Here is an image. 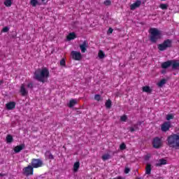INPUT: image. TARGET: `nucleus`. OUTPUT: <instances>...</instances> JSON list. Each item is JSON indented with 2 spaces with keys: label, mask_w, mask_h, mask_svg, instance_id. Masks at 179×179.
Segmentation results:
<instances>
[{
  "label": "nucleus",
  "mask_w": 179,
  "mask_h": 179,
  "mask_svg": "<svg viewBox=\"0 0 179 179\" xmlns=\"http://www.w3.org/2000/svg\"><path fill=\"white\" fill-rule=\"evenodd\" d=\"M34 173V168L31 165L24 167L22 169V174L29 177V176H33Z\"/></svg>",
  "instance_id": "obj_5"
},
{
  "label": "nucleus",
  "mask_w": 179,
  "mask_h": 179,
  "mask_svg": "<svg viewBox=\"0 0 179 179\" xmlns=\"http://www.w3.org/2000/svg\"><path fill=\"white\" fill-rule=\"evenodd\" d=\"M163 142L162 141V138L155 137L152 140V148L155 149H160V147L162 146Z\"/></svg>",
  "instance_id": "obj_6"
},
{
  "label": "nucleus",
  "mask_w": 179,
  "mask_h": 179,
  "mask_svg": "<svg viewBox=\"0 0 179 179\" xmlns=\"http://www.w3.org/2000/svg\"><path fill=\"white\" fill-rule=\"evenodd\" d=\"M104 5L106 6H110L111 5V1L110 0H106L103 2Z\"/></svg>",
  "instance_id": "obj_35"
},
{
  "label": "nucleus",
  "mask_w": 179,
  "mask_h": 179,
  "mask_svg": "<svg viewBox=\"0 0 179 179\" xmlns=\"http://www.w3.org/2000/svg\"><path fill=\"white\" fill-rule=\"evenodd\" d=\"M67 41H71V40H75L76 38V34L75 32H71L69 34V35L66 36Z\"/></svg>",
  "instance_id": "obj_18"
},
{
  "label": "nucleus",
  "mask_w": 179,
  "mask_h": 179,
  "mask_svg": "<svg viewBox=\"0 0 179 179\" xmlns=\"http://www.w3.org/2000/svg\"><path fill=\"white\" fill-rule=\"evenodd\" d=\"M79 167H80V163L79 162H76L73 165V171L76 173V171L79 170Z\"/></svg>",
  "instance_id": "obj_21"
},
{
  "label": "nucleus",
  "mask_w": 179,
  "mask_h": 179,
  "mask_svg": "<svg viewBox=\"0 0 179 179\" xmlns=\"http://www.w3.org/2000/svg\"><path fill=\"white\" fill-rule=\"evenodd\" d=\"M130 132H134L135 129L134 127H129Z\"/></svg>",
  "instance_id": "obj_43"
},
{
  "label": "nucleus",
  "mask_w": 179,
  "mask_h": 179,
  "mask_svg": "<svg viewBox=\"0 0 179 179\" xmlns=\"http://www.w3.org/2000/svg\"><path fill=\"white\" fill-rule=\"evenodd\" d=\"M20 93H21V96H27L29 94V91L26 90V87H24V84H22L20 89Z\"/></svg>",
  "instance_id": "obj_13"
},
{
  "label": "nucleus",
  "mask_w": 179,
  "mask_h": 179,
  "mask_svg": "<svg viewBox=\"0 0 179 179\" xmlns=\"http://www.w3.org/2000/svg\"><path fill=\"white\" fill-rule=\"evenodd\" d=\"M48 78H50V71L45 67L42 69H38L34 73V79H36L38 82L45 83L48 80Z\"/></svg>",
  "instance_id": "obj_1"
},
{
  "label": "nucleus",
  "mask_w": 179,
  "mask_h": 179,
  "mask_svg": "<svg viewBox=\"0 0 179 179\" xmlns=\"http://www.w3.org/2000/svg\"><path fill=\"white\" fill-rule=\"evenodd\" d=\"M31 164L34 169H38L39 167H43L44 164L41 159L34 158L31 159Z\"/></svg>",
  "instance_id": "obj_7"
},
{
  "label": "nucleus",
  "mask_w": 179,
  "mask_h": 179,
  "mask_svg": "<svg viewBox=\"0 0 179 179\" xmlns=\"http://www.w3.org/2000/svg\"><path fill=\"white\" fill-rule=\"evenodd\" d=\"M143 92H145V93H152V89H150V87L149 86H145L143 87Z\"/></svg>",
  "instance_id": "obj_22"
},
{
  "label": "nucleus",
  "mask_w": 179,
  "mask_h": 179,
  "mask_svg": "<svg viewBox=\"0 0 179 179\" xmlns=\"http://www.w3.org/2000/svg\"><path fill=\"white\" fill-rule=\"evenodd\" d=\"M129 171H131V170L129 169V168H125L124 169V173L125 174H128L129 173Z\"/></svg>",
  "instance_id": "obj_41"
},
{
  "label": "nucleus",
  "mask_w": 179,
  "mask_h": 179,
  "mask_svg": "<svg viewBox=\"0 0 179 179\" xmlns=\"http://www.w3.org/2000/svg\"><path fill=\"white\" fill-rule=\"evenodd\" d=\"M159 8L161 9H162L163 10H166L167 9V8H169V5L164 4V3H162V4L159 5Z\"/></svg>",
  "instance_id": "obj_29"
},
{
  "label": "nucleus",
  "mask_w": 179,
  "mask_h": 179,
  "mask_svg": "<svg viewBox=\"0 0 179 179\" xmlns=\"http://www.w3.org/2000/svg\"><path fill=\"white\" fill-rule=\"evenodd\" d=\"M170 123L169 122H164L162 127H161V129L163 132H167V131L170 130Z\"/></svg>",
  "instance_id": "obj_15"
},
{
  "label": "nucleus",
  "mask_w": 179,
  "mask_h": 179,
  "mask_svg": "<svg viewBox=\"0 0 179 179\" xmlns=\"http://www.w3.org/2000/svg\"><path fill=\"white\" fill-rule=\"evenodd\" d=\"M4 5L6 6H7V8L12 6V1L11 0H6L4 1Z\"/></svg>",
  "instance_id": "obj_27"
},
{
  "label": "nucleus",
  "mask_w": 179,
  "mask_h": 179,
  "mask_svg": "<svg viewBox=\"0 0 179 179\" xmlns=\"http://www.w3.org/2000/svg\"><path fill=\"white\" fill-rule=\"evenodd\" d=\"M1 83H2V81H1Z\"/></svg>",
  "instance_id": "obj_46"
},
{
  "label": "nucleus",
  "mask_w": 179,
  "mask_h": 179,
  "mask_svg": "<svg viewBox=\"0 0 179 179\" xmlns=\"http://www.w3.org/2000/svg\"><path fill=\"white\" fill-rule=\"evenodd\" d=\"M111 100L110 99H108L105 103V106L106 107V108H111Z\"/></svg>",
  "instance_id": "obj_28"
},
{
  "label": "nucleus",
  "mask_w": 179,
  "mask_h": 179,
  "mask_svg": "<svg viewBox=\"0 0 179 179\" xmlns=\"http://www.w3.org/2000/svg\"><path fill=\"white\" fill-rule=\"evenodd\" d=\"M98 57L100 58V59H103L104 57H106V54H104V52L103 50H99L98 52Z\"/></svg>",
  "instance_id": "obj_25"
},
{
  "label": "nucleus",
  "mask_w": 179,
  "mask_h": 179,
  "mask_svg": "<svg viewBox=\"0 0 179 179\" xmlns=\"http://www.w3.org/2000/svg\"><path fill=\"white\" fill-rule=\"evenodd\" d=\"M152 173V164H147L145 166V174L150 175Z\"/></svg>",
  "instance_id": "obj_20"
},
{
  "label": "nucleus",
  "mask_w": 179,
  "mask_h": 179,
  "mask_svg": "<svg viewBox=\"0 0 179 179\" xmlns=\"http://www.w3.org/2000/svg\"><path fill=\"white\" fill-rule=\"evenodd\" d=\"M166 142L169 148H173V149H179V135L173 134L169 136L166 138Z\"/></svg>",
  "instance_id": "obj_2"
},
{
  "label": "nucleus",
  "mask_w": 179,
  "mask_h": 179,
  "mask_svg": "<svg viewBox=\"0 0 179 179\" xmlns=\"http://www.w3.org/2000/svg\"><path fill=\"white\" fill-rule=\"evenodd\" d=\"M3 33H8L9 31V27H5L2 29Z\"/></svg>",
  "instance_id": "obj_36"
},
{
  "label": "nucleus",
  "mask_w": 179,
  "mask_h": 179,
  "mask_svg": "<svg viewBox=\"0 0 179 179\" xmlns=\"http://www.w3.org/2000/svg\"><path fill=\"white\" fill-rule=\"evenodd\" d=\"M24 148H26V145H24V143H22V144L15 146L13 150H14L15 153H20V152H22V150H23V149H24Z\"/></svg>",
  "instance_id": "obj_11"
},
{
  "label": "nucleus",
  "mask_w": 179,
  "mask_h": 179,
  "mask_svg": "<svg viewBox=\"0 0 179 179\" xmlns=\"http://www.w3.org/2000/svg\"><path fill=\"white\" fill-rule=\"evenodd\" d=\"M171 69H173V71H178L179 60H171Z\"/></svg>",
  "instance_id": "obj_10"
},
{
  "label": "nucleus",
  "mask_w": 179,
  "mask_h": 179,
  "mask_svg": "<svg viewBox=\"0 0 179 179\" xmlns=\"http://www.w3.org/2000/svg\"><path fill=\"white\" fill-rule=\"evenodd\" d=\"M60 65L61 66H66V63L65 62V59H62L60 61Z\"/></svg>",
  "instance_id": "obj_33"
},
{
  "label": "nucleus",
  "mask_w": 179,
  "mask_h": 179,
  "mask_svg": "<svg viewBox=\"0 0 179 179\" xmlns=\"http://www.w3.org/2000/svg\"><path fill=\"white\" fill-rule=\"evenodd\" d=\"M41 2H43V3H47V2H48V0H41Z\"/></svg>",
  "instance_id": "obj_44"
},
{
  "label": "nucleus",
  "mask_w": 179,
  "mask_h": 179,
  "mask_svg": "<svg viewBox=\"0 0 179 179\" xmlns=\"http://www.w3.org/2000/svg\"><path fill=\"white\" fill-rule=\"evenodd\" d=\"M45 156H48L50 160H54V155H52L50 151H46Z\"/></svg>",
  "instance_id": "obj_24"
},
{
  "label": "nucleus",
  "mask_w": 179,
  "mask_h": 179,
  "mask_svg": "<svg viewBox=\"0 0 179 179\" xmlns=\"http://www.w3.org/2000/svg\"><path fill=\"white\" fill-rule=\"evenodd\" d=\"M30 4L34 8H36V6H37V5H38V1H37V0H31L30 1Z\"/></svg>",
  "instance_id": "obj_26"
},
{
  "label": "nucleus",
  "mask_w": 179,
  "mask_h": 179,
  "mask_svg": "<svg viewBox=\"0 0 179 179\" xmlns=\"http://www.w3.org/2000/svg\"><path fill=\"white\" fill-rule=\"evenodd\" d=\"M108 159H110V155L108 154H106L102 156V160L104 162H106V160H108Z\"/></svg>",
  "instance_id": "obj_31"
},
{
  "label": "nucleus",
  "mask_w": 179,
  "mask_h": 179,
  "mask_svg": "<svg viewBox=\"0 0 179 179\" xmlns=\"http://www.w3.org/2000/svg\"><path fill=\"white\" fill-rule=\"evenodd\" d=\"M94 99L97 101H100V100H101V96H100V94H96L94 96Z\"/></svg>",
  "instance_id": "obj_34"
},
{
  "label": "nucleus",
  "mask_w": 179,
  "mask_h": 179,
  "mask_svg": "<svg viewBox=\"0 0 179 179\" xmlns=\"http://www.w3.org/2000/svg\"><path fill=\"white\" fill-rule=\"evenodd\" d=\"M173 118H174V116L173 115H168L166 116L167 121H170V120H173Z\"/></svg>",
  "instance_id": "obj_39"
},
{
  "label": "nucleus",
  "mask_w": 179,
  "mask_h": 179,
  "mask_svg": "<svg viewBox=\"0 0 179 179\" xmlns=\"http://www.w3.org/2000/svg\"><path fill=\"white\" fill-rule=\"evenodd\" d=\"M27 87H28V89H33L34 87V84L33 83H29L27 85Z\"/></svg>",
  "instance_id": "obj_38"
},
{
  "label": "nucleus",
  "mask_w": 179,
  "mask_h": 179,
  "mask_svg": "<svg viewBox=\"0 0 179 179\" xmlns=\"http://www.w3.org/2000/svg\"><path fill=\"white\" fill-rule=\"evenodd\" d=\"M76 104H78V101L76 99H71L67 106L69 108H72V107L76 106Z\"/></svg>",
  "instance_id": "obj_19"
},
{
  "label": "nucleus",
  "mask_w": 179,
  "mask_h": 179,
  "mask_svg": "<svg viewBox=\"0 0 179 179\" xmlns=\"http://www.w3.org/2000/svg\"><path fill=\"white\" fill-rule=\"evenodd\" d=\"M127 115H122V116H121V117H120V120H121V121H123L124 122H125V121H127Z\"/></svg>",
  "instance_id": "obj_37"
},
{
  "label": "nucleus",
  "mask_w": 179,
  "mask_h": 179,
  "mask_svg": "<svg viewBox=\"0 0 179 179\" xmlns=\"http://www.w3.org/2000/svg\"><path fill=\"white\" fill-rule=\"evenodd\" d=\"M6 107L7 110H13L14 108H16V102L10 101L6 104Z\"/></svg>",
  "instance_id": "obj_14"
},
{
  "label": "nucleus",
  "mask_w": 179,
  "mask_h": 179,
  "mask_svg": "<svg viewBox=\"0 0 179 179\" xmlns=\"http://www.w3.org/2000/svg\"><path fill=\"white\" fill-rule=\"evenodd\" d=\"M6 142L7 143H12V142H13V137L12 136V135L10 134L7 135Z\"/></svg>",
  "instance_id": "obj_23"
},
{
  "label": "nucleus",
  "mask_w": 179,
  "mask_h": 179,
  "mask_svg": "<svg viewBox=\"0 0 179 179\" xmlns=\"http://www.w3.org/2000/svg\"><path fill=\"white\" fill-rule=\"evenodd\" d=\"M145 160H149V159H150V154H148L147 155H145Z\"/></svg>",
  "instance_id": "obj_42"
},
{
  "label": "nucleus",
  "mask_w": 179,
  "mask_h": 179,
  "mask_svg": "<svg viewBox=\"0 0 179 179\" xmlns=\"http://www.w3.org/2000/svg\"><path fill=\"white\" fill-rule=\"evenodd\" d=\"M120 150H125V149H127V145H125L124 143H122L120 145Z\"/></svg>",
  "instance_id": "obj_32"
},
{
  "label": "nucleus",
  "mask_w": 179,
  "mask_h": 179,
  "mask_svg": "<svg viewBox=\"0 0 179 179\" xmlns=\"http://www.w3.org/2000/svg\"><path fill=\"white\" fill-rule=\"evenodd\" d=\"M71 57L75 61H80L82 59V54L80 52L72 51Z\"/></svg>",
  "instance_id": "obj_8"
},
{
  "label": "nucleus",
  "mask_w": 179,
  "mask_h": 179,
  "mask_svg": "<svg viewBox=\"0 0 179 179\" xmlns=\"http://www.w3.org/2000/svg\"><path fill=\"white\" fill-rule=\"evenodd\" d=\"M113 31H114V29L113 28L110 27L108 30V34H113Z\"/></svg>",
  "instance_id": "obj_40"
},
{
  "label": "nucleus",
  "mask_w": 179,
  "mask_h": 179,
  "mask_svg": "<svg viewBox=\"0 0 179 179\" xmlns=\"http://www.w3.org/2000/svg\"><path fill=\"white\" fill-rule=\"evenodd\" d=\"M166 164H167V160L162 158L158 160V162L155 164V166L156 167H162V166Z\"/></svg>",
  "instance_id": "obj_16"
},
{
  "label": "nucleus",
  "mask_w": 179,
  "mask_h": 179,
  "mask_svg": "<svg viewBox=\"0 0 179 179\" xmlns=\"http://www.w3.org/2000/svg\"><path fill=\"white\" fill-rule=\"evenodd\" d=\"M87 47H89V43H87V41H84L83 43L80 45V49L81 50V52H86V51L87 50Z\"/></svg>",
  "instance_id": "obj_9"
},
{
  "label": "nucleus",
  "mask_w": 179,
  "mask_h": 179,
  "mask_svg": "<svg viewBox=\"0 0 179 179\" xmlns=\"http://www.w3.org/2000/svg\"><path fill=\"white\" fill-rule=\"evenodd\" d=\"M161 66L162 69H167V68H170V66H171V60H168L162 63Z\"/></svg>",
  "instance_id": "obj_17"
},
{
  "label": "nucleus",
  "mask_w": 179,
  "mask_h": 179,
  "mask_svg": "<svg viewBox=\"0 0 179 179\" xmlns=\"http://www.w3.org/2000/svg\"><path fill=\"white\" fill-rule=\"evenodd\" d=\"M164 85H166V79H162L158 83V86L162 87Z\"/></svg>",
  "instance_id": "obj_30"
},
{
  "label": "nucleus",
  "mask_w": 179,
  "mask_h": 179,
  "mask_svg": "<svg viewBox=\"0 0 179 179\" xmlns=\"http://www.w3.org/2000/svg\"><path fill=\"white\" fill-rule=\"evenodd\" d=\"M173 47V41L171 39H166L161 44L158 45V50L159 51H166L167 48Z\"/></svg>",
  "instance_id": "obj_4"
},
{
  "label": "nucleus",
  "mask_w": 179,
  "mask_h": 179,
  "mask_svg": "<svg viewBox=\"0 0 179 179\" xmlns=\"http://www.w3.org/2000/svg\"><path fill=\"white\" fill-rule=\"evenodd\" d=\"M150 40L151 43H157V40L162 38V33H160V31L157 30L156 28L150 29Z\"/></svg>",
  "instance_id": "obj_3"
},
{
  "label": "nucleus",
  "mask_w": 179,
  "mask_h": 179,
  "mask_svg": "<svg viewBox=\"0 0 179 179\" xmlns=\"http://www.w3.org/2000/svg\"><path fill=\"white\" fill-rule=\"evenodd\" d=\"M141 5H142V1H141L140 0H137L135 3L130 6V9L131 10H135V9H136V8H139Z\"/></svg>",
  "instance_id": "obj_12"
},
{
  "label": "nucleus",
  "mask_w": 179,
  "mask_h": 179,
  "mask_svg": "<svg viewBox=\"0 0 179 179\" xmlns=\"http://www.w3.org/2000/svg\"><path fill=\"white\" fill-rule=\"evenodd\" d=\"M162 1H166V0H162Z\"/></svg>",
  "instance_id": "obj_45"
}]
</instances>
